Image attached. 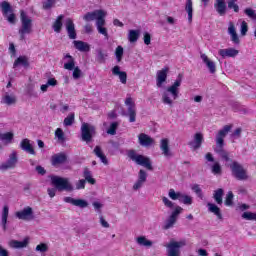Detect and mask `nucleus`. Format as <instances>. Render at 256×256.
I'll return each instance as SVG.
<instances>
[{
    "instance_id": "nucleus-21",
    "label": "nucleus",
    "mask_w": 256,
    "mask_h": 256,
    "mask_svg": "<svg viewBox=\"0 0 256 256\" xmlns=\"http://www.w3.org/2000/svg\"><path fill=\"white\" fill-rule=\"evenodd\" d=\"M66 162H67V154L63 152L54 154L51 157V165H53V167H57V165H63V163H66Z\"/></svg>"
},
{
    "instance_id": "nucleus-15",
    "label": "nucleus",
    "mask_w": 256,
    "mask_h": 256,
    "mask_svg": "<svg viewBox=\"0 0 256 256\" xmlns=\"http://www.w3.org/2000/svg\"><path fill=\"white\" fill-rule=\"evenodd\" d=\"M169 73V67H164L161 70H158L156 73V87L158 89L163 88V85L167 83V75Z\"/></svg>"
},
{
    "instance_id": "nucleus-2",
    "label": "nucleus",
    "mask_w": 256,
    "mask_h": 256,
    "mask_svg": "<svg viewBox=\"0 0 256 256\" xmlns=\"http://www.w3.org/2000/svg\"><path fill=\"white\" fill-rule=\"evenodd\" d=\"M51 184L55 186V188H48V195L49 197L53 198L55 197L57 191H67L68 193H71L74 188L73 184L69 181V178H63L61 176H51Z\"/></svg>"
},
{
    "instance_id": "nucleus-59",
    "label": "nucleus",
    "mask_w": 256,
    "mask_h": 256,
    "mask_svg": "<svg viewBox=\"0 0 256 256\" xmlns=\"http://www.w3.org/2000/svg\"><path fill=\"white\" fill-rule=\"evenodd\" d=\"M49 247L45 243H41L36 246V251H39L40 253H45L47 252Z\"/></svg>"
},
{
    "instance_id": "nucleus-47",
    "label": "nucleus",
    "mask_w": 256,
    "mask_h": 256,
    "mask_svg": "<svg viewBox=\"0 0 256 256\" xmlns=\"http://www.w3.org/2000/svg\"><path fill=\"white\" fill-rule=\"evenodd\" d=\"M56 2L57 0H46L42 2V9H44V11H49V9H52V7H55Z\"/></svg>"
},
{
    "instance_id": "nucleus-3",
    "label": "nucleus",
    "mask_w": 256,
    "mask_h": 256,
    "mask_svg": "<svg viewBox=\"0 0 256 256\" xmlns=\"http://www.w3.org/2000/svg\"><path fill=\"white\" fill-rule=\"evenodd\" d=\"M162 203L164 204V207H167V209H174L163 226V229L167 231L177 223L179 215L183 213V208L179 205L175 206L173 201L169 200V198H167L166 196L162 197Z\"/></svg>"
},
{
    "instance_id": "nucleus-22",
    "label": "nucleus",
    "mask_w": 256,
    "mask_h": 256,
    "mask_svg": "<svg viewBox=\"0 0 256 256\" xmlns=\"http://www.w3.org/2000/svg\"><path fill=\"white\" fill-rule=\"evenodd\" d=\"M66 31L69 39H77V32L75 31V23L71 18L66 19Z\"/></svg>"
},
{
    "instance_id": "nucleus-13",
    "label": "nucleus",
    "mask_w": 256,
    "mask_h": 256,
    "mask_svg": "<svg viewBox=\"0 0 256 256\" xmlns=\"http://www.w3.org/2000/svg\"><path fill=\"white\" fill-rule=\"evenodd\" d=\"M1 9L4 17H6L7 21L11 23L12 25H15L16 18L13 14V9L11 8V4L7 1H3L1 3Z\"/></svg>"
},
{
    "instance_id": "nucleus-40",
    "label": "nucleus",
    "mask_w": 256,
    "mask_h": 256,
    "mask_svg": "<svg viewBox=\"0 0 256 256\" xmlns=\"http://www.w3.org/2000/svg\"><path fill=\"white\" fill-rule=\"evenodd\" d=\"M136 243L141 247H153V241L148 240L145 236H139L136 238Z\"/></svg>"
},
{
    "instance_id": "nucleus-8",
    "label": "nucleus",
    "mask_w": 256,
    "mask_h": 256,
    "mask_svg": "<svg viewBox=\"0 0 256 256\" xmlns=\"http://www.w3.org/2000/svg\"><path fill=\"white\" fill-rule=\"evenodd\" d=\"M187 245L186 240L181 241H170L166 247L167 256H181V247H185Z\"/></svg>"
},
{
    "instance_id": "nucleus-16",
    "label": "nucleus",
    "mask_w": 256,
    "mask_h": 256,
    "mask_svg": "<svg viewBox=\"0 0 256 256\" xmlns=\"http://www.w3.org/2000/svg\"><path fill=\"white\" fill-rule=\"evenodd\" d=\"M105 15H107V13L103 10H95L93 12H88L83 16L84 21H99L101 19H105Z\"/></svg>"
},
{
    "instance_id": "nucleus-60",
    "label": "nucleus",
    "mask_w": 256,
    "mask_h": 256,
    "mask_svg": "<svg viewBox=\"0 0 256 256\" xmlns=\"http://www.w3.org/2000/svg\"><path fill=\"white\" fill-rule=\"evenodd\" d=\"M212 173H214V175H219V174H221V165L219 164V162H216V163L212 166Z\"/></svg>"
},
{
    "instance_id": "nucleus-28",
    "label": "nucleus",
    "mask_w": 256,
    "mask_h": 256,
    "mask_svg": "<svg viewBox=\"0 0 256 256\" xmlns=\"http://www.w3.org/2000/svg\"><path fill=\"white\" fill-rule=\"evenodd\" d=\"M160 149L162 151V155L164 157H172L173 154L171 153V150L169 149V139L164 138L160 141Z\"/></svg>"
},
{
    "instance_id": "nucleus-6",
    "label": "nucleus",
    "mask_w": 256,
    "mask_h": 256,
    "mask_svg": "<svg viewBox=\"0 0 256 256\" xmlns=\"http://www.w3.org/2000/svg\"><path fill=\"white\" fill-rule=\"evenodd\" d=\"M20 20H21V28L19 29V35L21 41L25 40V35H29L33 31V20L31 18L27 17V14L25 12H21L20 14Z\"/></svg>"
},
{
    "instance_id": "nucleus-51",
    "label": "nucleus",
    "mask_w": 256,
    "mask_h": 256,
    "mask_svg": "<svg viewBox=\"0 0 256 256\" xmlns=\"http://www.w3.org/2000/svg\"><path fill=\"white\" fill-rule=\"evenodd\" d=\"M242 219H245L246 221H256V213L244 212L242 214Z\"/></svg>"
},
{
    "instance_id": "nucleus-48",
    "label": "nucleus",
    "mask_w": 256,
    "mask_h": 256,
    "mask_svg": "<svg viewBox=\"0 0 256 256\" xmlns=\"http://www.w3.org/2000/svg\"><path fill=\"white\" fill-rule=\"evenodd\" d=\"M181 192H175L174 189H170L168 192V196L170 199H172V201H179L181 199Z\"/></svg>"
},
{
    "instance_id": "nucleus-44",
    "label": "nucleus",
    "mask_w": 256,
    "mask_h": 256,
    "mask_svg": "<svg viewBox=\"0 0 256 256\" xmlns=\"http://www.w3.org/2000/svg\"><path fill=\"white\" fill-rule=\"evenodd\" d=\"M139 35H141V31L139 30H129L128 40L130 43H137L139 40Z\"/></svg>"
},
{
    "instance_id": "nucleus-35",
    "label": "nucleus",
    "mask_w": 256,
    "mask_h": 256,
    "mask_svg": "<svg viewBox=\"0 0 256 256\" xmlns=\"http://www.w3.org/2000/svg\"><path fill=\"white\" fill-rule=\"evenodd\" d=\"M207 207H208V211L210 213H213L214 215H216V217H218V219H220V220L223 219V214H221V208H219V206L209 202L207 204Z\"/></svg>"
},
{
    "instance_id": "nucleus-31",
    "label": "nucleus",
    "mask_w": 256,
    "mask_h": 256,
    "mask_svg": "<svg viewBox=\"0 0 256 256\" xmlns=\"http://www.w3.org/2000/svg\"><path fill=\"white\" fill-rule=\"evenodd\" d=\"M73 43H74L75 49H77L78 51H81L82 53H87L91 51V46H89V44H87L86 42H83L81 40H74Z\"/></svg>"
},
{
    "instance_id": "nucleus-20",
    "label": "nucleus",
    "mask_w": 256,
    "mask_h": 256,
    "mask_svg": "<svg viewBox=\"0 0 256 256\" xmlns=\"http://www.w3.org/2000/svg\"><path fill=\"white\" fill-rule=\"evenodd\" d=\"M147 182V172L143 169L139 170L138 172V179L136 183L133 185V190L138 191V189H141L143 185Z\"/></svg>"
},
{
    "instance_id": "nucleus-33",
    "label": "nucleus",
    "mask_w": 256,
    "mask_h": 256,
    "mask_svg": "<svg viewBox=\"0 0 256 256\" xmlns=\"http://www.w3.org/2000/svg\"><path fill=\"white\" fill-rule=\"evenodd\" d=\"M104 26H105V18L96 21V27H97L98 33H100V35H104L106 39H109V33H107V28H105Z\"/></svg>"
},
{
    "instance_id": "nucleus-9",
    "label": "nucleus",
    "mask_w": 256,
    "mask_h": 256,
    "mask_svg": "<svg viewBox=\"0 0 256 256\" xmlns=\"http://www.w3.org/2000/svg\"><path fill=\"white\" fill-rule=\"evenodd\" d=\"M230 169L232 171V175L235 176L238 181H247L249 179V175H247V170L243 168V165H241L239 162L234 161L230 165Z\"/></svg>"
},
{
    "instance_id": "nucleus-36",
    "label": "nucleus",
    "mask_w": 256,
    "mask_h": 256,
    "mask_svg": "<svg viewBox=\"0 0 256 256\" xmlns=\"http://www.w3.org/2000/svg\"><path fill=\"white\" fill-rule=\"evenodd\" d=\"M19 66H22V67H25V68L29 67V58H27V56L18 57L14 61L13 68L16 69V67H19Z\"/></svg>"
},
{
    "instance_id": "nucleus-7",
    "label": "nucleus",
    "mask_w": 256,
    "mask_h": 256,
    "mask_svg": "<svg viewBox=\"0 0 256 256\" xmlns=\"http://www.w3.org/2000/svg\"><path fill=\"white\" fill-rule=\"evenodd\" d=\"M64 59H68V61L64 63V69H67V71H73V79H81V77H83V72L81 71L79 66L75 67V58H73V56H71L70 54H66L64 56Z\"/></svg>"
},
{
    "instance_id": "nucleus-4",
    "label": "nucleus",
    "mask_w": 256,
    "mask_h": 256,
    "mask_svg": "<svg viewBox=\"0 0 256 256\" xmlns=\"http://www.w3.org/2000/svg\"><path fill=\"white\" fill-rule=\"evenodd\" d=\"M214 8L220 17H225V15H227V3H225V0H216L214 3ZM228 9H232L234 13H239V5L237 4V0H229Z\"/></svg>"
},
{
    "instance_id": "nucleus-42",
    "label": "nucleus",
    "mask_w": 256,
    "mask_h": 256,
    "mask_svg": "<svg viewBox=\"0 0 256 256\" xmlns=\"http://www.w3.org/2000/svg\"><path fill=\"white\" fill-rule=\"evenodd\" d=\"M65 16L63 15H59L56 19V21L53 24V30L55 31V33H61V29L63 28V19Z\"/></svg>"
},
{
    "instance_id": "nucleus-37",
    "label": "nucleus",
    "mask_w": 256,
    "mask_h": 256,
    "mask_svg": "<svg viewBox=\"0 0 256 256\" xmlns=\"http://www.w3.org/2000/svg\"><path fill=\"white\" fill-rule=\"evenodd\" d=\"M9 218V206L5 205L2 210L1 225L7 231V219Z\"/></svg>"
},
{
    "instance_id": "nucleus-57",
    "label": "nucleus",
    "mask_w": 256,
    "mask_h": 256,
    "mask_svg": "<svg viewBox=\"0 0 256 256\" xmlns=\"http://www.w3.org/2000/svg\"><path fill=\"white\" fill-rule=\"evenodd\" d=\"M97 56L96 59L98 63H104L105 62V54L103 53V50L98 49L96 50Z\"/></svg>"
},
{
    "instance_id": "nucleus-14",
    "label": "nucleus",
    "mask_w": 256,
    "mask_h": 256,
    "mask_svg": "<svg viewBox=\"0 0 256 256\" xmlns=\"http://www.w3.org/2000/svg\"><path fill=\"white\" fill-rule=\"evenodd\" d=\"M233 129V125H225L221 130L218 131L216 135V147H225V137L229 131Z\"/></svg>"
},
{
    "instance_id": "nucleus-17",
    "label": "nucleus",
    "mask_w": 256,
    "mask_h": 256,
    "mask_svg": "<svg viewBox=\"0 0 256 256\" xmlns=\"http://www.w3.org/2000/svg\"><path fill=\"white\" fill-rule=\"evenodd\" d=\"M15 215L17 219H21L22 221H32V219H35V216L33 215V208H31L30 206L16 212Z\"/></svg>"
},
{
    "instance_id": "nucleus-29",
    "label": "nucleus",
    "mask_w": 256,
    "mask_h": 256,
    "mask_svg": "<svg viewBox=\"0 0 256 256\" xmlns=\"http://www.w3.org/2000/svg\"><path fill=\"white\" fill-rule=\"evenodd\" d=\"M27 245H29V238H25L23 241L11 240L9 242V247L12 249H24Z\"/></svg>"
},
{
    "instance_id": "nucleus-45",
    "label": "nucleus",
    "mask_w": 256,
    "mask_h": 256,
    "mask_svg": "<svg viewBox=\"0 0 256 256\" xmlns=\"http://www.w3.org/2000/svg\"><path fill=\"white\" fill-rule=\"evenodd\" d=\"M55 137L57 141L61 144L65 143L66 138H65V132H63V129L57 128L55 131Z\"/></svg>"
},
{
    "instance_id": "nucleus-43",
    "label": "nucleus",
    "mask_w": 256,
    "mask_h": 256,
    "mask_svg": "<svg viewBox=\"0 0 256 256\" xmlns=\"http://www.w3.org/2000/svg\"><path fill=\"white\" fill-rule=\"evenodd\" d=\"M185 11L188 13V21L189 23L193 22V1L187 0L185 5Z\"/></svg>"
},
{
    "instance_id": "nucleus-64",
    "label": "nucleus",
    "mask_w": 256,
    "mask_h": 256,
    "mask_svg": "<svg viewBox=\"0 0 256 256\" xmlns=\"http://www.w3.org/2000/svg\"><path fill=\"white\" fill-rule=\"evenodd\" d=\"M36 171H37L38 175H45V173H47L45 168H43L42 166H36Z\"/></svg>"
},
{
    "instance_id": "nucleus-50",
    "label": "nucleus",
    "mask_w": 256,
    "mask_h": 256,
    "mask_svg": "<svg viewBox=\"0 0 256 256\" xmlns=\"http://www.w3.org/2000/svg\"><path fill=\"white\" fill-rule=\"evenodd\" d=\"M117 127H119V122H113L110 124L107 130L108 135H117Z\"/></svg>"
},
{
    "instance_id": "nucleus-38",
    "label": "nucleus",
    "mask_w": 256,
    "mask_h": 256,
    "mask_svg": "<svg viewBox=\"0 0 256 256\" xmlns=\"http://www.w3.org/2000/svg\"><path fill=\"white\" fill-rule=\"evenodd\" d=\"M223 195H225V191L223 188H219L214 191L213 199L217 203V205H223Z\"/></svg>"
},
{
    "instance_id": "nucleus-49",
    "label": "nucleus",
    "mask_w": 256,
    "mask_h": 256,
    "mask_svg": "<svg viewBox=\"0 0 256 256\" xmlns=\"http://www.w3.org/2000/svg\"><path fill=\"white\" fill-rule=\"evenodd\" d=\"M75 123V113L69 114L65 119H64V126L65 127H71Z\"/></svg>"
},
{
    "instance_id": "nucleus-39",
    "label": "nucleus",
    "mask_w": 256,
    "mask_h": 256,
    "mask_svg": "<svg viewBox=\"0 0 256 256\" xmlns=\"http://www.w3.org/2000/svg\"><path fill=\"white\" fill-rule=\"evenodd\" d=\"M13 137V132L0 134V140L2 141L3 145H11V143H13Z\"/></svg>"
},
{
    "instance_id": "nucleus-11",
    "label": "nucleus",
    "mask_w": 256,
    "mask_h": 256,
    "mask_svg": "<svg viewBox=\"0 0 256 256\" xmlns=\"http://www.w3.org/2000/svg\"><path fill=\"white\" fill-rule=\"evenodd\" d=\"M96 131L95 126L89 124V123H82L81 126V137L82 141L85 143H91L93 140V137H95Z\"/></svg>"
},
{
    "instance_id": "nucleus-41",
    "label": "nucleus",
    "mask_w": 256,
    "mask_h": 256,
    "mask_svg": "<svg viewBox=\"0 0 256 256\" xmlns=\"http://www.w3.org/2000/svg\"><path fill=\"white\" fill-rule=\"evenodd\" d=\"M84 181H87V183H90V185H95L97 181L95 178H93V175L91 174V170L89 168H85L83 172Z\"/></svg>"
},
{
    "instance_id": "nucleus-24",
    "label": "nucleus",
    "mask_w": 256,
    "mask_h": 256,
    "mask_svg": "<svg viewBox=\"0 0 256 256\" xmlns=\"http://www.w3.org/2000/svg\"><path fill=\"white\" fill-rule=\"evenodd\" d=\"M228 34L231 37V41L234 42L235 45H239V43H241V40H239V35L237 34V30L235 29V24H233V22H229Z\"/></svg>"
},
{
    "instance_id": "nucleus-12",
    "label": "nucleus",
    "mask_w": 256,
    "mask_h": 256,
    "mask_svg": "<svg viewBox=\"0 0 256 256\" xmlns=\"http://www.w3.org/2000/svg\"><path fill=\"white\" fill-rule=\"evenodd\" d=\"M17 163H19V156L17 151L13 150L7 161L0 164V171H9V169H15L17 167Z\"/></svg>"
},
{
    "instance_id": "nucleus-23",
    "label": "nucleus",
    "mask_w": 256,
    "mask_h": 256,
    "mask_svg": "<svg viewBox=\"0 0 256 256\" xmlns=\"http://www.w3.org/2000/svg\"><path fill=\"white\" fill-rule=\"evenodd\" d=\"M218 54L222 59H227V57H237V55H239V50L235 48L220 49Z\"/></svg>"
},
{
    "instance_id": "nucleus-30",
    "label": "nucleus",
    "mask_w": 256,
    "mask_h": 256,
    "mask_svg": "<svg viewBox=\"0 0 256 256\" xmlns=\"http://www.w3.org/2000/svg\"><path fill=\"white\" fill-rule=\"evenodd\" d=\"M203 63H205L206 67L209 69L210 73H215V71H217V67L215 66V62H213V60H210L208 56H206V54H201L200 55Z\"/></svg>"
},
{
    "instance_id": "nucleus-53",
    "label": "nucleus",
    "mask_w": 256,
    "mask_h": 256,
    "mask_svg": "<svg viewBox=\"0 0 256 256\" xmlns=\"http://www.w3.org/2000/svg\"><path fill=\"white\" fill-rule=\"evenodd\" d=\"M116 59L118 63H121V60L123 59V47L118 46L115 51Z\"/></svg>"
},
{
    "instance_id": "nucleus-1",
    "label": "nucleus",
    "mask_w": 256,
    "mask_h": 256,
    "mask_svg": "<svg viewBox=\"0 0 256 256\" xmlns=\"http://www.w3.org/2000/svg\"><path fill=\"white\" fill-rule=\"evenodd\" d=\"M181 83H183V74H178L174 83L162 93V103L164 105H168V107L175 105V101L179 99V87H181Z\"/></svg>"
},
{
    "instance_id": "nucleus-54",
    "label": "nucleus",
    "mask_w": 256,
    "mask_h": 256,
    "mask_svg": "<svg viewBox=\"0 0 256 256\" xmlns=\"http://www.w3.org/2000/svg\"><path fill=\"white\" fill-rule=\"evenodd\" d=\"M17 99H15V97L13 96H10V95H6L4 96L3 98V102L6 104V105H14V103H16Z\"/></svg>"
},
{
    "instance_id": "nucleus-55",
    "label": "nucleus",
    "mask_w": 256,
    "mask_h": 256,
    "mask_svg": "<svg viewBox=\"0 0 256 256\" xmlns=\"http://www.w3.org/2000/svg\"><path fill=\"white\" fill-rule=\"evenodd\" d=\"M233 192L229 191L226 195V200H225V205L227 207H231V205H233Z\"/></svg>"
},
{
    "instance_id": "nucleus-25",
    "label": "nucleus",
    "mask_w": 256,
    "mask_h": 256,
    "mask_svg": "<svg viewBox=\"0 0 256 256\" xmlns=\"http://www.w3.org/2000/svg\"><path fill=\"white\" fill-rule=\"evenodd\" d=\"M188 145L192 147L194 151H197V149H200L201 145H203V134L196 133L194 135V140L189 142Z\"/></svg>"
},
{
    "instance_id": "nucleus-10",
    "label": "nucleus",
    "mask_w": 256,
    "mask_h": 256,
    "mask_svg": "<svg viewBox=\"0 0 256 256\" xmlns=\"http://www.w3.org/2000/svg\"><path fill=\"white\" fill-rule=\"evenodd\" d=\"M125 105L128 106L127 112H123L122 115L124 117L129 118V123H135L137 121V108L135 106V102L133 98L128 97L125 100Z\"/></svg>"
},
{
    "instance_id": "nucleus-46",
    "label": "nucleus",
    "mask_w": 256,
    "mask_h": 256,
    "mask_svg": "<svg viewBox=\"0 0 256 256\" xmlns=\"http://www.w3.org/2000/svg\"><path fill=\"white\" fill-rule=\"evenodd\" d=\"M179 202L183 203L184 205H193V198L187 194L182 193Z\"/></svg>"
},
{
    "instance_id": "nucleus-62",
    "label": "nucleus",
    "mask_w": 256,
    "mask_h": 256,
    "mask_svg": "<svg viewBox=\"0 0 256 256\" xmlns=\"http://www.w3.org/2000/svg\"><path fill=\"white\" fill-rule=\"evenodd\" d=\"M144 43L145 45H151V34L149 32L144 33Z\"/></svg>"
},
{
    "instance_id": "nucleus-5",
    "label": "nucleus",
    "mask_w": 256,
    "mask_h": 256,
    "mask_svg": "<svg viewBox=\"0 0 256 256\" xmlns=\"http://www.w3.org/2000/svg\"><path fill=\"white\" fill-rule=\"evenodd\" d=\"M128 157L136 163V165H140L141 167H145L148 171H153V164L151 163V159L149 157L143 156L135 152V150L128 151Z\"/></svg>"
},
{
    "instance_id": "nucleus-63",
    "label": "nucleus",
    "mask_w": 256,
    "mask_h": 256,
    "mask_svg": "<svg viewBox=\"0 0 256 256\" xmlns=\"http://www.w3.org/2000/svg\"><path fill=\"white\" fill-rule=\"evenodd\" d=\"M85 183H87V181H85V179H81L76 183V189H85Z\"/></svg>"
},
{
    "instance_id": "nucleus-26",
    "label": "nucleus",
    "mask_w": 256,
    "mask_h": 256,
    "mask_svg": "<svg viewBox=\"0 0 256 256\" xmlns=\"http://www.w3.org/2000/svg\"><path fill=\"white\" fill-rule=\"evenodd\" d=\"M20 148L22 151L29 153L30 155H35V149H33V145H31V140L25 138L20 142Z\"/></svg>"
},
{
    "instance_id": "nucleus-61",
    "label": "nucleus",
    "mask_w": 256,
    "mask_h": 256,
    "mask_svg": "<svg viewBox=\"0 0 256 256\" xmlns=\"http://www.w3.org/2000/svg\"><path fill=\"white\" fill-rule=\"evenodd\" d=\"M243 132V130L241 128H237L232 134L231 137L232 139H239V137H241V133Z\"/></svg>"
},
{
    "instance_id": "nucleus-52",
    "label": "nucleus",
    "mask_w": 256,
    "mask_h": 256,
    "mask_svg": "<svg viewBox=\"0 0 256 256\" xmlns=\"http://www.w3.org/2000/svg\"><path fill=\"white\" fill-rule=\"evenodd\" d=\"M192 191H194V193H196V195H197V197H199V199H204L203 190L201 189L199 184H194L192 186Z\"/></svg>"
},
{
    "instance_id": "nucleus-34",
    "label": "nucleus",
    "mask_w": 256,
    "mask_h": 256,
    "mask_svg": "<svg viewBox=\"0 0 256 256\" xmlns=\"http://www.w3.org/2000/svg\"><path fill=\"white\" fill-rule=\"evenodd\" d=\"M215 153H217L219 155V157H221V159H223L226 162H233V160H231V158H229V152H227L226 150L223 149V146H216V148L214 149Z\"/></svg>"
},
{
    "instance_id": "nucleus-56",
    "label": "nucleus",
    "mask_w": 256,
    "mask_h": 256,
    "mask_svg": "<svg viewBox=\"0 0 256 256\" xmlns=\"http://www.w3.org/2000/svg\"><path fill=\"white\" fill-rule=\"evenodd\" d=\"M245 15H247V17H249L250 19H254V21H256V13L255 10L251 9V8H246L244 10Z\"/></svg>"
},
{
    "instance_id": "nucleus-32",
    "label": "nucleus",
    "mask_w": 256,
    "mask_h": 256,
    "mask_svg": "<svg viewBox=\"0 0 256 256\" xmlns=\"http://www.w3.org/2000/svg\"><path fill=\"white\" fill-rule=\"evenodd\" d=\"M94 155L100 159L101 163L104 165H109V160L107 159V156L103 153V150L101 149V146H96L93 150Z\"/></svg>"
},
{
    "instance_id": "nucleus-58",
    "label": "nucleus",
    "mask_w": 256,
    "mask_h": 256,
    "mask_svg": "<svg viewBox=\"0 0 256 256\" xmlns=\"http://www.w3.org/2000/svg\"><path fill=\"white\" fill-rule=\"evenodd\" d=\"M249 31V26H247V22L243 21L241 23L240 33L242 37H245L247 35V32Z\"/></svg>"
},
{
    "instance_id": "nucleus-27",
    "label": "nucleus",
    "mask_w": 256,
    "mask_h": 256,
    "mask_svg": "<svg viewBox=\"0 0 256 256\" xmlns=\"http://www.w3.org/2000/svg\"><path fill=\"white\" fill-rule=\"evenodd\" d=\"M112 75L119 76L120 82L123 85L127 84V72L121 71V67L114 66L113 69H112Z\"/></svg>"
},
{
    "instance_id": "nucleus-18",
    "label": "nucleus",
    "mask_w": 256,
    "mask_h": 256,
    "mask_svg": "<svg viewBox=\"0 0 256 256\" xmlns=\"http://www.w3.org/2000/svg\"><path fill=\"white\" fill-rule=\"evenodd\" d=\"M65 203H70V205H74V207H80V209H85L89 207V202L84 199H75L73 197H64Z\"/></svg>"
},
{
    "instance_id": "nucleus-19",
    "label": "nucleus",
    "mask_w": 256,
    "mask_h": 256,
    "mask_svg": "<svg viewBox=\"0 0 256 256\" xmlns=\"http://www.w3.org/2000/svg\"><path fill=\"white\" fill-rule=\"evenodd\" d=\"M138 142L141 147H151V145H155V139L145 133L138 135Z\"/></svg>"
}]
</instances>
